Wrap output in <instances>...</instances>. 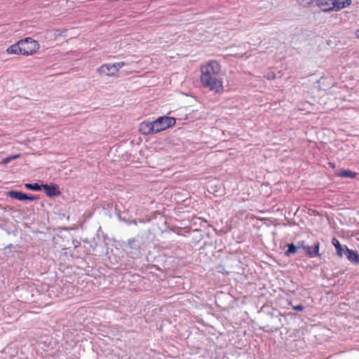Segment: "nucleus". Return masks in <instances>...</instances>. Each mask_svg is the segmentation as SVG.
Wrapping results in <instances>:
<instances>
[{
  "label": "nucleus",
  "instance_id": "obj_22",
  "mask_svg": "<svg viewBox=\"0 0 359 359\" xmlns=\"http://www.w3.org/2000/svg\"><path fill=\"white\" fill-rule=\"evenodd\" d=\"M231 188L232 189V191H235L236 189H238V184H237V182H235L233 183V184L231 187Z\"/></svg>",
  "mask_w": 359,
  "mask_h": 359
},
{
  "label": "nucleus",
  "instance_id": "obj_23",
  "mask_svg": "<svg viewBox=\"0 0 359 359\" xmlns=\"http://www.w3.org/2000/svg\"><path fill=\"white\" fill-rule=\"evenodd\" d=\"M328 165L332 168H335V163H333V162H329Z\"/></svg>",
  "mask_w": 359,
  "mask_h": 359
},
{
  "label": "nucleus",
  "instance_id": "obj_14",
  "mask_svg": "<svg viewBox=\"0 0 359 359\" xmlns=\"http://www.w3.org/2000/svg\"><path fill=\"white\" fill-rule=\"evenodd\" d=\"M287 250L285 251L284 255L286 257H290L292 255H294L297 252V248L293 243L286 244Z\"/></svg>",
  "mask_w": 359,
  "mask_h": 359
},
{
  "label": "nucleus",
  "instance_id": "obj_11",
  "mask_svg": "<svg viewBox=\"0 0 359 359\" xmlns=\"http://www.w3.org/2000/svg\"><path fill=\"white\" fill-rule=\"evenodd\" d=\"M358 173L350 169L342 168L336 173V176L341 178L355 179Z\"/></svg>",
  "mask_w": 359,
  "mask_h": 359
},
{
  "label": "nucleus",
  "instance_id": "obj_27",
  "mask_svg": "<svg viewBox=\"0 0 359 359\" xmlns=\"http://www.w3.org/2000/svg\"><path fill=\"white\" fill-rule=\"evenodd\" d=\"M266 308H267L266 306H264L262 307L261 310L262 311H264V309H266Z\"/></svg>",
  "mask_w": 359,
  "mask_h": 359
},
{
  "label": "nucleus",
  "instance_id": "obj_10",
  "mask_svg": "<svg viewBox=\"0 0 359 359\" xmlns=\"http://www.w3.org/2000/svg\"><path fill=\"white\" fill-rule=\"evenodd\" d=\"M346 257L355 265L359 264V252L355 250L348 248L346 252Z\"/></svg>",
  "mask_w": 359,
  "mask_h": 359
},
{
  "label": "nucleus",
  "instance_id": "obj_4",
  "mask_svg": "<svg viewBox=\"0 0 359 359\" xmlns=\"http://www.w3.org/2000/svg\"><path fill=\"white\" fill-rule=\"evenodd\" d=\"M176 123V119L170 116H161L153 121L155 133L161 132L168 128L172 127Z\"/></svg>",
  "mask_w": 359,
  "mask_h": 359
},
{
  "label": "nucleus",
  "instance_id": "obj_21",
  "mask_svg": "<svg viewBox=\"0 0 359 359\" xmlns=\"http://www.w3.org/2000/svg\"><path fill=\"white\" fill-rule=\"evenodd\" d=\"M268 80H272L276 78V75L273 72H269L267 74L264 76Z\"/></svg>",
  "mask_w": 359,
  "mask_h": 359
},
{
  "label": "nucleus",
  "instance_id": "obj_1",
  "mask_svg": "<svg viewBox=\"0 0 359 359\" xmlns=\"http://www.w3.org/2000/svg\"><path fill=\"white\" fill-rule=\"evenodd\" d=\"M220 70V65L215 60L202 65L201 67V74L200 78L202 84L212 90L219 92L222 88V81L217 78Z\"/></svg>",
  "mask_w": 359,
  "mask_h": 359
},
{
  "label": "nucleus",
  "instance_id": "obj_19",
  "mask_svg": "<svg viewBox=\"0 0 359 359\" xmlns=\"http://www.w3.org/2000/svg\"><path fill=\"white\" fill-rule=\"evenodd\" d=\"M292 310L296 311H303L304 310V306L302 304H299L295 306H292Z\"/></svg>",
  "mask_w": 359,
  "mask_h": 359
},
{
  "label": "nucleus",
  "instance_id": "obj_2",
  "mask_svg": "<svg viewBox=\"0 0 359 359\" xmlns=\"http://www.w3.org/2000/svg\"><path fill=\"white\" fill-rule=\"evenodd\" d=\"M19 44L22 52L21 55L25 56L33 55L40 48L39 42L31 37L19 40Z\"/></svg>",
  "mask_w": 359,
  "mask_h": 359
},
{
  "label": "nucleus",
  "instance_id": "obj_13",
  "mask_svg": "<svg viewBox=\"0 0 359 359\" xmlns=\"http://www.w3.org/2000/svg\"><path fill=\"white\" fill-rule=\"evenodd\" d=\"M20 46L19 44V41L10 46H8L6 52L8 55H21Z\"/></svg>",
  "mask_w": 359,
  "mask_h": 359
},
{
  "label": "nucleus",
  "instance_id": "obj_9",
  "mask_svg": "<svg viewBox=\"0 0 359 359\" xmlns=\"http://www.w3.org/2000/svg\"><path fill=\"white\" fill-rule=\"evenodd\" d=\"M41 188L45 191L48 196H56L60 195L61 192L59 186L57 184H43Z\"/></svg>",
  "mask_w": 359,
  "mask_h": 359
},
{
  "label": "nucleus",
  "instance_id": "obj_18",
  "mask_svg": "<svg viewBox=\"0 0 359 359\" xmlns=\"http://www.w3.org/2000/svg\"><path fill=\"white\" fill-rule=\"evenodd\" d=\"M332 244L334 245V247L335 248V250L340 247L342 244L340 243L339 241L335 238V237H333L332 239Z\"/></svg>",
  "mask_w": 359,
  "mask_h": 359
},
{
  "label": "nucleus",
  "instance_id": "obj_5",
  "mask_svg": "<svg viewBox=\"0 0 359 359\" xmlns=\"http://www.w3.org/2000/svg\"><path fill=\"white\" fill-rule=\"evenodd\" d=\"M320 246L318 241L314 242L312 245H308L304 250L305 255L311 259L318 257L320 260H325L323 254L320 252Z\"/></svg>",
  "mask_w": 359,
  "mask_h": 359
},
{
  "label": "nucleus",
  "instance_id": "obj_16",
  "mask_svg": "<svg viewBox=\"0 0 359 359\" xmlns=\"http://www.w3.org/2000/svg\"><path fill=\"white\" fill-rule=\"evenodd\" d=\"M25 187L28 189H31V190H34V191H40L41 189V186H40L37 183L25 184Z\"/></svg>",
  "mask_w": 359,
  "mask_h": 359
},
{
  "label": "nucleus",
  "instance_id": "obj_17",
  "mask_svg": "<svg viewBox=\"0 0 359 359\" xmlns=\"http://www.w3.org/2000/svg\"><path fill=\"white\" fill-rule=\"evenodd\" d=\"M295 245L296 247L297 248V250L303 249L304 250H305L306 247L308 246V245H306L305 241H298L297 243Z\"/></svg>",
  "mask_w": 359,
  "mask_h": 359
},
{
  "label": "nucleus",
  "instance_id": "obj_28",
  "mask_svg": "<svg viewBox=\"0 0 359 359\" xmlns=\"http://www.w3.org/2000/svg\"><path fill=\"white\" fill-rule=\"evenodd\" d=\"M226 296L229 297L230 298H233V297L230 294V293H228L227 294H226Z\"/></svg>",
  "mask_w": 359,
  "mask_h": 359
},
{
  "label": "nucleus",
  "instance_id": "obj_7",
  "mask_svg": "<svg viewBox=\"0 0 359 359\" xmlns=\"http://www.w3.org/2000/svg\"><path fill=\"white\" fill-rule=\"evenodd\" d=\"M8 196L12 198L17 199L18 201H34L39 198L38 196H28L27 194L22 193L21 191H11L8 192Z\"/></svg>",
  "mask_w": 359,
  "mask_h": 359
},
{
  "label": "nucleus",
  "instance_id": "obj_20",
  "mask_svg": "<svg viewBox=\"0 0 359 359\" xmlns=\"http://www.w3.org/2000/svg\"><path fill=\"white\" fill-rule=\"evenodd\" d=\"M20 156V154H16V155H14V156H11L7 157V158H4L3 160V163H8L11 160L17 158H18Z\"/></svg>",
  "mask_w": 359,
  "mask_h": 359
},
{
  "label": "nucleus",
  "instance_id": "obj_12",
  "mask_svg": "<svg viewBox=\"0 0 359 359\" xmlns=\"http://www.w3.org/2000/svg\"><path fill=\"white\" fill-rule=\"evenodd\" d=\"M314 1H316V5L320 8L322 11L324 8L331 7V6H333L332 0H309L306 1V4L310 5Z\"/></svg>",
  "mask_w": 359,
  "mask_h": 359
},
{
  "label": "nucleus",
  "instance_id": "obj_24",
  "mask_svg": "<svg viewBox=\"0 0 359 359\" xmlns=\"http://www.w3.org/2000/svg\"><path fill=\"white\" fill-rule=\"evenodd\" d=\"M266 314L270 316L271 317H273V313L271 311H266Z\"/></svg>",
  "mask_w": 359,
  "mask_h": 359
},
{
  "label": "nucleus",
  "instance_id": "obj_6",
  "mask_svg": "<svg viewBox=\"0 0 359 359\" xmlns=\"http://www.w3.org/2000/svg\"><path fill=\"white\" fill-rule=\"evenodd\" d=\"M333 6L323 8V11L328 13L330 11H339L351 5L352 0H332Z\"/></svg>",
  "mask_w": 359,
  "mask_h": 359
},
{
  "label": "nucleus",
  "instance_id": "obj_29",
  "mask_svg": "<svg viewBox=\"0 0 359 359\" xmlns=\"http://www.w3.org/2000/svg\"><path fill=\"white\" fill-rule=\"evenodd\" d=\"M225 229H226V233H227V231H228V226L226 224Z\"/></svg>",
  "mask_w": 359,
  "mask_h": 359
},
{
  "label": "nucleus",
  "instance_id": "obj_8",
  "mask_svg": "<svg viewBox=\"0 0 359 359\" xmlns=\"http://www.w3.org/2000/svg\"><path fill=\"white\" fill-rule=\"evenodd\" d=\"M139 132L144 135L155 133L153 121H144L139 125Z\"/></svg>",
  "mask_w": 359,
  "mask_h": 359
},
{
  "label": "nucleus",
  "instance_id": "obj_3",
  "mask_svg": "<svg viewBox=\"0 0 359 359\" xmlns=\"http://www.w3.org/2000/svg\"><path fill=\"white\" fill-rule=\"evenodd\" d=\"M125 65V62H118L113 64L106 63L98 67L97 72L102 76H116L119 69Z\"/></svg>",
  "mask_w": 359,
  "mask_h": 359
},
{
  "label": "nucleus",
  "instance_id": "obj_15",
  "mask_svg": "<svg viewBox=\"0 0 359 359\" xmlns=\"http://www.w3.org/2000/svg\"><path fill=\"white\" fill-rule=\"evenodd\" d=\"M348 249V247L346 245H341L336 249V254L338 257H343V256H346Z\"/></svg>",
  "mask_w": 359,
  "mask_h": 359
},
{
  "label": "nucleus",
  "instance_id": "obj_26",
  "mask_svg": "<svg viewBox=\"0 0 359 359\" xmlns=\"http://www.w3.org/2000/svg\"><path fill=\"white\" fill-rule=\"evenodd\" d=\"M228 50V48L226 47V56H228V55H231L232 54L231 53H226V51Z\"/></svg>",
  "mask_w": 359,
  "mask_h": 359
},
{
  "label": "nucleus",
  "instance_id": "obj_25",
  "mask_svg": "<svg viewBox=\"0 0 359 359\" xmlns=\"http://www.w3.org/2000/svg\"><path fill=\"white\" fill-rule=\"evenodd\" d=\"M355 36H357V38L359 39V29H358L355 32Z\"/></svg>",
  "mask_w": 359,
  "mask_h": 359
}]
</instances>
